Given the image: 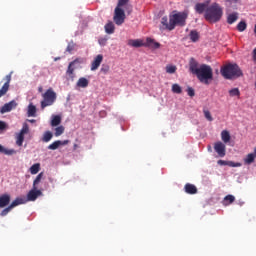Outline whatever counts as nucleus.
<instances>
[{
  "instance_id": "obj_20",
  "label": "nucleus",
  "mask_w": 256,
  "mask_h": 256,
  "mask_svg": "<svg viewBox=\"0 0 256 256\" xmlns=\"http://www.w3.org/2000/svg\"><path fill=\"white\" fill-rule=\"evenodd\" d=\"M232 203H235V196L228 194L224 197L222 204L224 207H228V205H231Z\"/></svg>"
},
{
  "instance_id": "obj_39",
  "label": "nucleus",
  "mask_w": 256,
  "mask_h": 256,
  "mask_svg": "<svg viewBox=\"0 0 256 256\" xmlns=\"http://www.w3.org/2000/svg\"><path fill=\"white\" fill-rule=\"evenodd\" d=\"M177 71V66L175 65H167L166 66V73H169L170 75H173Z\"/></svg>"
},
{
  "instance_id": "obj_3",
  "label": "nucleus",
  "mask_w": 256,
  "mask_h": 256,
  "mask_svg": "<svg viewBox=\"0 0 256 256\" xmlns=\"http://www.w3.org/2000/svg\"><path fill=\"white\" fill-rule=\"evenodd\" d=\"M195 75L200 83L209 85L210 81H213V68L207 64H201Z\"/></svg>"
},
{
  "instance_id": "obj_34",
  "label": "nucleus",
  "mask_w": 256,
  "mask_h": 256,
  "mask_svg": "<svg viewBox=\"0 0 256 256\" xmlns=\"http://www.w3.org/2000/svg\"><path fill=\"white\" fill-rule=\"evenodd\" d=\"M230 97H241V91H239V88H233L229 90Z\"/></svg>"
},
{
  "instance_id": "obj_50",
  "label": "nucleus",
  "mask_w": 256,
  "mask_h": 256,
  "mask_svg": "<svg viewBox=\"0 0 256 256\" xmlns=\"http://www.w3.org/2000/svg\"><path fill=\"white\" fill-rule=\"evenodd\" d=\"M252 61L256 63V47L252 51Z\"/></svg>"
},
{
  "instance_id": "obj_54",
  "label": "nucleus",
  "mask_w": 256,
  "mask_h": 256,
  "mask_svg": "<svg viewBox=\"0 0 256 256\" xmlns=\"http://www.w3.org/2000/svg\"><path fill=\"white\" fill-rule=\"evenodd\" d=\"M38 91H39V93H43V87L40 86V87L38 88Z\"/></svg>"
},
{
  "instance_id": "obj_55",
  "label": "nucleus",
  "mask_w": 256,
  "mask_h": 256,
  "mask_svg": "<svg viewBox=\"0 0 256 256\" xmlns=\"http://www.w3.org/2000/svg\"><path fill=\"white\" fill-rule=\"evenodd\" d=\"M77 147H79V145L74 144V151H75V149H77Z\"/></svg>"
},
{
  "instance_id": "obj_9",
  "label": "nucleus",
  "mask_w": 256,
  "mask_h": 256,
  "mask_svg": "<svg viewBox=\"0 0 256 256\" xmlns=\"http://www.w3.org/2000/svg\"><path fill=\"white\" fill-rule=\"evenodd\" d=\"M145 47L151 49V51H157V49H161V43L151 37H147L145 39Z\"/></svg>"
},
{
  "instance_id": "obj_43",
  "label": "nucleus",
  "mask_w": 256,
  "mask_h": 256,
  "mask_svg": "<svg viewBox=\"0 0 256 256\" xmlns=\"http://www.w3.org/2000/svg\"><path fill=\"white\" fill-rule=\"evenodd\" d=\"M107 41H109V36H104L102 38H99L98 40L99 45H101L102 47H105V45H107Z\"/></svg>"
},
{
  "instance_id": "obj_1",
  "label": "nucleus",
  "mask_w": 256,
  "mask_h": 256,
  "mask_svg": "<svg viewBox=\"0 0 256 256\" xmlns=\"http://www.w3.org/2000/svg\"><path fill=\"white\" fill-rule=\"evenodd\" d=\"M187 12H178L172 14L167 18V16L161 19V28L166 29V31H173L175 27H185L187 23Z\"/></svg>"
},
{
  "instance_id": "obj_35",
  "label": "nucleus",
  "mask_w": 256,
  "mask_h": 256,
  "mask_svg": "<svg viewBox=\"0 0 256 256\" xmlns=\"http://www.w3.org/2000/svg\"><path fill=\"white\" fill-rule=\"evenodd\" d=\"M105 31L106 33H113V31H115V24H113V22H108L105 25Z\"/></svg>"
},
{
  "instance_id": "obj_4",
  "label": "nucleus",
  "mask_w": 256,
  "mask_h": 256,
  "mask_svg": "<svg viewBox=\"0 0 256 256\" xmlns=\"http://www.w3.org/2000/svg\"><path fill=\"white\" fill-rule=\"evenodd\" d=\"M221 75L224 79H235V77H241L243 72L239 68V65L228 64L221 68Z\"/></svg>"
},
{
  "instance_id": "obj_23",
  "label": "nucleus",
  "mask_w": 256,
  "mask_h": 256,
  "mask_svg": "<svg viewBox=\"0 0 256 256\" xmlns=\"http://www.w3.org/2000/svg\"><path fill=\"white\" fill-rule=\"evenodd\" d=\"M238 19H239V14L237 13L229 14L227 17V23H229V25H233V23H235V21H237Z\"/></svg>"
},
{
  "instance_id": "obj_45",
  "label": "nucleus",
  "mask_w": 256,
  "mask_h": 256,
  "mask_svg": "<svg viewBox=\"0 0 256 256\" xmlns=\"http://www.w3.org/2000/svg\"><path fill=\"white\" fill-rule=\"evenodd\" d=\"M11 210H12L11 206H8L4 210H2V212L0 213L1 217L7 216L10 213Z\"/></svg>"
},
{
  "instance_id": "obj_22",
  "label": "nucleus",
  "mask_w": 256,
  "mask_h": 256,
  "mask_svg": "<svg viewBox=\"0 0 256 256\" xmlns=\"http://www.w3.org/2000/svg\"><path fill=\"white\" fill-rule=\"evenodd\" d=\"M0 153H3L4 155H15L17 151L15 149H7L0 144Z\"/></svg>"
},
{
  "instance_id": "obj_29",
  "label": "nucleus",
  "mask_w": 256,
  "mask_h": 256,
  "mask_svg": "<svg viewBox=\"0 0 256 256\" xmlns=\"http://www.w3.org/2000/svg\"><path fill=\"white\" fill-rule=\"evenodd\" d=\"M61 147V140L54 141L52 144L48 146L50 151H55Z\"/></svg>"
},
{
  "instance_id": "obj_41",
  "label": "nucleus",
  "mask_w": 256,
  "mask_h": 256,
  "mask_svg": "<svg viewBox=\"0 0 256 256\" xmlns=\"http://www.w3.org/2000/svg\"><path fill=\"white\" fill-rule=\"evenodd\" d=\"M203 114L205 119H207V121H213V116L211 115V112L209 110H207L206 108L203 109Z\"/></svg>"
},
{
  "instance_id": "obj_7",
  "label": "nucleus",
  "mask_w": 256,
  "mask_h": 256,
  "mask_svg": "<svg viewBox=\"0 0 256 256\" xmlns=\"http://www.w3.org/2000/svg\"><path fill=\"white\" fill-rule=\"evenodd\" d=\"M114 23H116V25H123V23H125V11L120 7L115 8Z\"/></svg>"
},
{
  "instance_id": "obj_42",
  "label": "nucleus",
  "mask_w": 256,
  "mask_h": 256,
  "mask_svg": "<svg viewBox=\"0 0 256 256\" xmlns=\"http://www.w3.org/2000/svg\"><path fill=\"white\" fill-rule=\"evenodd\" d=\"M70 63H73V66L77 69L79 65H82V63H85V60L83 58H76L74 61Z\"/></svg>"
},
{
  "instance_id": "obj_44",
  "label": "nucleus",
  "mask_w": 256,
  "mask_h": 256,
  "mask_svg": "<svg viewBox=\"0 0 256 256\" xmlns=\"http://www.w3.org/2000/svg\"><path fill=\"white\" fill-rule=\"evenodd\" d=\"M110 67L107 64H103L100 71L101 73H103L104 75H107V73H109Z\"/></svg>"
},
{
  "instance_id": "obj_6",
  "label": "nucleus",
  "mask_w": 256,
  "mask_h": 256,
  "mask_svg": "<svg viewBox=\"0 0 256 256\" xmlns=\"http://www.w3.org/2000/svg\"><path fill=\"white\" fill-rule=\"evenodd\" d=\"M27 133H29V125L25 123L23 124L20 133H18L16 136V145H18V147L23 146V141H25V135H27Z\"/></svg>"
},
{
  "instance_id": "obj_52",
  "label": "nucleus",
  "mask_w": 256,
  "mask_h": 256,
  "mask_svg": "<svg viewBox=\"0 0 256 256\" xmlns=\"http://www.w3.org/2000/svg\"><path fill=\"white\" fill-rule=\"evenodd\" d=\"M61 145H69V140H64V141L60 140V146Z\"/></svg>"
},
{
  "instance_id": "obj_49",
  "label": "nucleus",
  "mask_w": 256,
  "mask_h": 256,
  "mask_svg": "<svg viewBox=\"0 0 256 256\" xmlns=\"http://www.w3.org/2000/svg\"><path fill=\"white\" fill-rule=\"evenodd\" d=\"M4 129H7V124L3 121H0V131H4Z\"/></svg>"
},
{
  "instance_id": "obj_14",
  "label": "nucleus",
  "mask_w": 256,
  "mask_h": 256,
  "mask_svg": "<svg viewBox=\"0 0 256 256\" xmlns=\"http://www.w3.org/2000/svg\"><path fill=\"white\" fill-rule=\"evenodd\" d=\"M41 194V190L33 188L28 192L26 201H37V197H39Z\"/></svg>"
},
{
  "instance_id": "obj_33",
  "label": "nucleus",
  "mask_w": 256,
  "mask_h": 256,
  "mask_svg": "<svg viewBox=\"0 0 256 256\" xmlns=\"http://www.w3.org/2000/svg\"><path fill=\"white\" fill-rule=\"evenodd\" d=\"M41 179H43V172L39 173L34 182H33V189H37V186L39 185V183H41Z\"/></svg>"
},
{
  "instance_id": "obj_53",
  "label": "nucleus",
  "mask_w": 256,
  "mask_h": 256,
  "mask_svg": "<svg viewBox=\"0 0 256 256\" xmlns=\"http://www.w3.org/2000/svg\"><path fill=\"white\" fill-rule=\"evenodd\" d=\"M228 3H237V0H226Z\"/></svg>"
},
{
  "instance_id": "obj_27",
  "label": "nucleus",
  "mask_w": 256,
  "mask_h": 256,
  "mask_svg": "<svg viewBox=\"0 0 256 256\" xmlns=\"http://www.w3.org/2000/svg\"><path fill=\"white\" fill-rule=\"evenodd\" d=\"M51 139H53V133H51V131H46L42 137V141L44 143H49Z\"/></svg>"
},
{
  "instance_id": "obj_26",
  "label": "nucleus",
  "mask_w": 256,
  "mask_h": 256,
  "mask_svg": "<svg viewBox=\"0 0 256 256\" xmlns=\"http://www.w3.org/2000/svg\"><path fill=\"white\" fill-rule=\"evenodd\" d=\"M59 125H61V116H59V115L53 116V118L51 120V126L59 127Z\"/></svg>"
},
{
  "instance_id": "obj_51",
  "label": "nucleus",
  "mask_w": 256,
  "mask_h": 256,
  "mask_svg": "<svg viewBox=\"0 0 256 256\" xmlns=\"http://www.w3.org/2000/svg\"><path fill=\"white\" fill-rule=\"evenodd\" d=\"M229 162L224 160H218V165H228Z\"/></svg>"
},
{
  "instance_id": "obj_46",
  "label": "nucleus",
  "mask_w": 256,
  "mask_h": 256,
  "mask_svg": "<svg viewBox=\"0 0 256 256\" xmlns=\"http://www.w3.org/2000/svg\"><path fill=\"white\" fill-rule=\"evenodd\" d=\"M127 3H129V0H118V4L116 7H119L121 9V7H124V5H127Z\"/></svg>"
},
{
  "instance_id": "obj_47",
  "label": "nucleus",
  "mask_w": 256,
  "mask_h": 256,
  "mask_svg": "<svg viewBox=\"0 0 256 256\" xmlns=\"http://www.w3.org/2000/svg\"><path fill=\"white\" fill-rule=\"evenodd\" d=\"M187 93H188L189 97H195V89L188 87Z\"/></svg>"
},
{
  "instance_id": "obj_8",
  "label": "nucleus",
  "mask_w": 256,
  "mask_h": 256,
  "mask_svg": "<svg viewBox=\"0 0 256 256\" xmlns=\"http://www.w3.org/2000/svg\"><path fill=\"white\" fill-rule=\"evenodd\" d=\"M12 75H13V72H10L3 79V81H5V83L3 84V86L0 89V98L4 97V95H7V92L9 91V87H10V84H11V77H12Z\"/></svg>"
},
{
  "instance_id": "obj_32",
  "label": "nucleus",
  "mask_w": 256,
  "mask_h": 256,
  "mask_svg": "<svg viewBox=\"0 0 256 256\" xmlns=\"http://www.w3.org/2000/svg\"><path fill=\"white\" fill-rule=\"evenodd\" d=\"M65 133V126H58L55 128V137H61Z\"/></svg>"
},
{
  "instance_id": "obj_25",
  "label": "nucleus",
  "mask_w": 256,
  "mask_h": 256,
  "mask_svg": "<svg viewBox=\"0 0 256 256\" xmlns=\"http://www.w3.org/2000/svg\"><path fill=\"white\" fill-rule=\"evenodd\" d=\"M255 153H250L246 156V158L244 159V163L246 165H251V163H255Z\"/></svg>"
},
{
  "instance_id": "obj_56",
  "label": "nucleus",
  "mask_w": 256,
  "mask_h": 256,
  "mask_svg": "<svg viewBox=\"0 0 256 256\" xmlns=\"http://www.w3.org/2000/svg\"><path fill=\"white\" fill-rule=\"evenodd\" d=\"M191 33H195V31H191Z\"/></svg>"
},
{
  "instance_id": "obj_19",
  "label": "nucleus",
  "mask_w": 256,
  "mask_h": 256,
  "mask_svg": "<svg viewBox=\"0 0 256 256\" xmlns=\"http://www.w3.org/2000/svg\"><path fill=\"white\" fill-rule=\"evenodd\" d=\"M27 203V198H16L12 203L9 205L10 208L14 209V207H17L19 205H25Z\"/></svg>"
},
{
  "instance_id": "obj_30",
  "label": "nucleus",
  "mask_w": 256,
  "mask_h": 256,
  "mask_svg": "<svg viewBox=\"0 0 256 256\" xmlns=\"http://www.w3.org/2000/svg\"><path fill=\"white\" fill-rule=\"evenodd\" d=\"M41 169V164L36 163L30 167L31 175H37L38 171Z\"/></svg>"
},
{
  "instance_id": "obj_38",
  "label": "nucleus",
  "mask_w": 256,
  "mask_h": 256,
  "mask_svg": "<svg viewBox=\"0 0 256 256\" xmlns=\"http://www.w3.org/2000/svg\"><path fill=\"white\" fill-rule=\"evenodd\" d=\"M75 66H73V63H70L67 69V75H69L71 77V79H73V75L75 73Z\"/></svg>"
},
{
  "instance_id": "obj_36",
  "label": "nucleus",
  "mask_w": 256,
  "mask_h": 256,
  "mask_svg": "<svg viewBox=\"0 0 256 256\" xmlns=\"http://www.w3.org/2000/svg\"><path fill=\"white\" fill-rule=\"evenodd\" d=\"M172 92L177 93V95H181V93H183V89L181 88V86L179 84H173Z\"/></svg>"
},
{
  "instance_id": "obj_18",
  "label": "nucleus",
  "mask_w": 256,
  "mask_h": 256,
  "mask_svg": "<svg viewBox=\"0 0 256 256\" xmlns=\"http://www.w3.org/2000/svg\"><path fill=\"white\" fill-rule=\"evenodd\" d=\"M77 87H80L81 89H87L89 87V79L85 77H81L78 79L76 83Z\"/></svg>"
},
{
  "instance_id": "obj_16",
  "label": "nucleus",
  "mask_w": 256,
  "mask_h": 256,
  "mask_svg": "<svg viewBox=\"0 0 256 256\" xmlns=\"http://www.w3.org/2000/svg\"><path fill=\"white\" fill-rule=\"evenodd\" d=\"M189 70L190 72H192L193 75H195L199 71V62H197L195 58H190Z\"/></svg>"
},
{
  "instance_id": "obj_28",
  "label": "nucleus",
  "mask_w": 256,
  "mask_h": 256,
  "mask_svg": "<svg viewBox=\"0 0 256 256\" xmlns=\"http://www.w3.org/2000/svg\"><path fill=\"white\" fill-rule=\"evenodd\" d=\"M37 113V107L35 105L30 104L28 106V117H35V114Z\"/></svg>"
},
{
  "instance_id": "obj_24",
  "label": "nucleus",
  "mask_w": 256,
  "mask_h": 256,
  "mask_svg": "<svg viewBox=\"0 0 256 256\" xmlns=\"http://www.w3.org/2000/svg\"><path fill=\"white\" fill-rule=\"evenodd\" d=\"M221 139L224 143H229V141H231V134H229V131L223 130L221 132Z\"/></svg>"
},
{
  "instance_id": "obj_13",
  "label": "nucleus",
  "mask_w": 256,
  "mask_h": 256,
  "mask_svg": "<svg viewBox=\"0 0 256 256\" xmlns=\"http://www.w3.org/2000/svg\"><path fill=\"white\" fill-rule=\"evenodd\" d=\"M101 63H103V55L98 54L91 63V71H97L101 66Z\"/></svg>"
},
{
  "instance_id": "obj_11",
  "label": "nucleus",
  "mask_w": 256,
  "mask_h": 256,
  "mask_svg": "<svg viewBox=\"0 0 256 256\" xmlns=\"http://www.w3.org/2000/svg\"><path fill=\"white\" fill-rule=\"evenodd\" d=\"M214 151L219 155V157H225L226 155V147L223 142H216L214 144Z\"/></svg>"
},
{
  "instance_id": "obj_12",
  "label": "nucleus",
  "mask_w": 256,
  "mask_h": 256,
  "mask_svg": "<svg viewBox=\"0 0 256 256\" xmlns=\"http://www.w3.org/2000/svg\"><path fill=\"white\" fill-rule=\"evenodd\" d=\"M127 45L139 49V47H145V39H130L128 40Z\"/></svg>"
},
{
  "instance_id": "obj_21",
  "label": "nucleus",
  "mask_w": 256,
  "mask_h": 256,
  "mask_svg": "<svg viewBox=\"0 0 256 256\" xmlns=\"http://www.w3.org/2000/svg\"><path fill=\"white\" fill-rule=\"evenodd\" d=\"M195 11L199 13V15L205 13L207 11V4L205 3H198L195 5Z\"/></svg>"
},
{
  "instance_id": "obj_40",
  "label": "nucleus",
  "mask_w": 256,
  "mask_h": 256,
  "mask_svg": "<svg viewBox=\"0 0 256 256\" xmlns=\"http://www.w3.org/2000/svg\"><path fill=\"white\" fill-rule=\"evenodd\" d=\"M237 29H238V31H240V33H243V31H245L247 29V23L245 21H241L237 25Z\"/></svg>"
},
{
  "instance_id": "obj_17",
  "label": "nucleus",
  "mask_w": 256,
  "mask_h": 256,
  "mask_svg": "<svg viewBox=\"0 0 256 256\" xmlns=\"http://www.w3.org/2000/svg\"><path fill=\"white\" fill-rule=\"evenodd\" d=\"M184 191L188 195H197V186H195L194 184H191V183H187L184 186Z\"/></svg>"
},
{
  "instance_id": "obj_31",
  "label": "nucleus",
  "mask_w": 256,
  "mask_h": 256,
  "mask_svg": "<svg viewBox=\"0 0 256 256\" xmlns=\"http://www.w3.org/2000/svg\"><path fill=\"white\" fill-rule=\"evenodd\" d=\"M77 49V44L74 42H69L68 46L66 48V52L69 53L70 55Z\"/></svg>"
},
{
  "instance_id": "obj_5",
  "label": "nucleus",
  "mask_w": 256,
  "mask_h": 256,
  "mask_svg": "<svg viewBox=\"0 0 256 256\" xmlns=\"http://www.w3.org/2000/svg\"><path fill=\"white\" fill-rule=\"evenodd\" d=\"M43 100L41 101V109H45L46 107H51L57 101V93L54 92L53 88H49L46 90L44 94H42Z\"/></svg>"
},
{
  "instance_id": "obj_48",
  "label": "nucleus",
  "mask_w": 256,
  "mask_h": 256,
  "mask_svg": "<svg viewBox=\"0 0 256 256\" xmlns=\"http://www.w3.org/2000/svg\"><path fill=\"white\" fill-rule=\"evenodd\" d=\"M228 167H241V163L239 162H233V161H228Z\"/></svg>"
},
{
  "instance_id": "obj_37",
  "label": "nucleus",
  "mask_w": 256,
  "mask_h": 256,
  "mask_svg": "<svg viewBox=\"0 0 256 256\" xmlns=\"http://www.w3.org/2000/svg\"><path fill=\"white\" fill-rule=\"evenodd\" d=\"M189 39L192 41V43H197V41L200 39L199 33H190Z\"/></svg>"
},
{
  "instance_id": "obj_10",
  "label": "nucleus",
  "mask_w": 256,
  "mask_h": 256,
  "mask_svg": "<svg viewBox=\"0 0 256 256\" xmlns=\"http://www.w3.org/2000/svg\"><path fill=\"white\" fill-rule=\"evenodd\" d=\"M15 107H17V102H15V100H12L1 107L0 113H9L10 111H13Z\"/></svg>"
},
{
  "instance_id": "obj_15",
  "label": "nucleus",
  "mask_w": 256,
  "mask_h": 256,
  "mask_svg": "<svg viewBox=\"0 0 256 256\" xmlns=\"http://www.w3.org/2000/svg\"><path fill=\"white\" fill-rule=\"evenodd\" d=\"M11 203V195L9 194H2L0 196V209L7 207Z\"/></svg>"
},
{
  "instance_id": "obj_2",
  "label": "nucleus",
  "mask_w": 256,
  "mask_h": 256,
  "mask_svg": "<svg viewBox=\"0 0 256 256\" xmlns=\"http://www.w3.org/2000/svg\"><path fill=\"white\" fill-rule=\"evenodd\" d=\"M223 17V7L219 3H212L207 7L204 18L208 23H219Z\"/></svg>"
}]
</instances>
